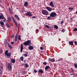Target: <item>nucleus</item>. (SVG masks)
<instances>
[{
    "instance_id": "obj_39",
    "label": "nucleus",
    "mask_w": 77,
    "mask_h": 77,
    "mask_svg": "<svg viewBox=\"0 0 77 77\" xmlns=\"http://www.w3.org/2000/svg\"><path fill=\"white\" fill-rule=\"evenodd\" d=\"M24 56L25 57H27L28 56V55L27 54H24Z\"/></svg>"
},
{
    "instance_id": "obj_36",
    "label": "nucleus",
    "mask_w": 77,
    "mask_h": 77,
    "mask_svg": "<svg viewBox=\"0 0 77 77\" xmlns=\"http://www.w3.org/2000/svg\"><path fill=\"white\" fill-rule=\"evenodd\" d=\"M69 9H71V10H72V11H73V8H71V7H70L69 8Z\"/></svg>"
},
{
    "instance_id": "obj_11",
    "label": "nucleus",
    "mask_w": 77,
    "mask_h": 77,
    "mask_svg": "<svg viewBox=\"0 0 77 77\" xmlns=\"http://www.w3.org/2000/svg\"><path fill=\"white\" fill-rule=\"evenodd\" d=\"M38 72L41 73V74H43L44 73V71L42 69H40L38 71Z\"/></svg>"
},
{
    "instance_id": "obj_46",
    "label": "nucleus",
    "mask_w": 77,
    "mask_h": 77,
    "mask_svg": "<svg viewBox=\"0 0 77 77\" xmlns=\"http://www.w3.org/2000/svg\"><path fill=\"white\" fill-rule=\"evenodd\" d=\"M51 6L52 8H54V5H53V4L52 5H51Z\"/></svg>"
},
{
    "instance_id": "obj_45",
    "label": "nucleus",
    "mask_w": 77,
    "mask_h": 77,
    "mask_svg": "<svg viewBox=\"0 0 77 77\" xmlns=\"http://www.w3.org/2000/svg\"><path fill=\"white\" fill-rule=\"evenodd\" d=\"M9 10L10 11H12V10L11 9V8H9Z\"/></svg>"
},
{
    "instance_id": "obj_57",
    "label": "nucleus",
    "mask_w": 77,
    "mask_h": 77,
    "mask_svg": "<svg viewBox=\"0 0 77 77\" xmlns=\"http://www.w3.org/2000/svg\"><path fill=\"white\" fill-rule=\"evenodd\" d=\"M25 53H26V54H28V52L26 51H25Z\"/></svg>"
},
{
    "instance_id": "obj_55",
    "label": "nucleus",
    "mask_w": 77,
    "mask_h": 77,
    "mask_svg": "<svg viewBox=\"0 0 77 77\" xmlns=\"http://www.w3.org/2000/svg\"><path fill=\"white\" fill-rule=\"evenodd\" d=\"M15 17H16V18H17V17H18V15H17V14H15V15H14Z\"/></svg>"
},
{
    "instance_id": "obj_28",
    "label": "nucleus",
    "mask_w": 77,
    "mask_h": 77,
    "mask_svg": "<svg viewBox=\"0 0 77 77\" xmlns=\"http://www.w3.org/2000/svg\"><path fill=\"white\" fill-rule=\"evenodd\" d=\"M51 16H48V20H51Z\"/></svg>"
},
{
    "instance_id": "obj_7",
    "label": "nucleus",
    "mask_w": 77,
    "mask_h": 77,
    "mask_svg": "<svg viewBox=\"0 0 77 77\" xmlns=\"http://www.w3.org/2000/svg\"><path fill=\"white\" fill-rule=\"evenodd\" d=\"M46 8L47 10H48V11L49 12H51V11L52 10V9L49 7H46Z\"/></svg>"
},
{
    "instance_id": "obj_59",
    "label": "nucleus",
    "mask_w": 77,
    "mask_h": 77,
    "mask_svg": "<svg viewBox=\"0 0 77 77\" xmlns=\"http://www.w3.org/2000/svg\"><path fill=\"white\" fill-rule=\"evenodd\" d=\"M1 53H2L3 52V49H1Z\"/></svg>"
},
{
    "instance_id": "obj_34",
    "label": "nucleus",
    "mask_w": 77,
    "mask_h": 77,
    "mask_svg": "<svg viewBox=\"0 0 77 77\" xmlns=\"http://www.w3.org/2000/svg\"><path fill=\"white\" fill-rule=\"evenodd\" d=\"M52 59H51L50 58H49L48 59V60H49V62H52V61H51V60Z\"/></svg>"
},
{
    "instance_id": "obj_31",
    "label": "nucleus",
    "mask_w": 77,
    "mask_h": 77,
    "mask_svg": "<svg viewBox=\"0 0 77 77\" xmlns=\"http://www.w3.org/2000/svg\"><path fill=\"white\" fill-rule=\"evenodd\" d=\"M71 70L73 72V73H74V69H73L72 68H71Z\"/></svg>"
},
{
    "instance_id": "obj_4",
    "label": "nucleus",
    "mask_w": 77,
    "mask_h": 77,
    "mask_svg": "<svg viewBox=\"0 0 77 77\" xmlns=\"http://www.w3.org/2000/svg\"><path fill=\"white\" fill-rule=\"evenodd\" d=\"M42 13L44 15H47L48 14V11L46 10H43L42 11Z\"/></svg>"
},
{
    "instance_id": "obj_43",
    "label": "nucleus",
    "mask_w": 77,
    "mask_h": 77,
    "mask_svg": "<svg viewBox=\"0 0 77 77\" xmlns=\"http://www.w3.org/2000/svg\"><path fill=\"white\" fill-rule=\"evenodd\" d=\"M7 28H10V27H11V26L8 25L7 26Z\"/></svg>"
},
{
    "instance_id": "obj_49",
    "label": "nucleus",
    "mask_w": 77,
    "mask_h": 77,
    "mask_svg": "<svg viewBox=\"0 0 77 77\" xmlns=\"http://www.w3.org/2000/svg\"><path fill=\"white\" fill-rule=\"evenodd\" d=\"M53 60L52 62H54V61H55V60H54V58H53V59H52Z\"/></svg>"
},
{
    "instance_id": "obj_22",
    "label": "nucleus",
    "mask_w": 77,
    "mask_h": 77,
    "mask_svg": "<svg viewBox=\"0 0 77 77\" xmlns=\"http://www.w3.org/2000/svg\"><path fill=\"white\" fill-rule=\"evenodd\" d=\"M25 67H29V66L28 64H27V63H26L25 64Z\"/></svg>"
},
{
    "instance_id": "obj_23",
    "label": "nucleus",
    "mask_w": 77,
    "mask_h": 77,
    "mask_svg": "<svg viewBox=\"0 0 77 77\" xmlns=\"http://www.w3.org/2000/svg\"><path fill=\"white\" fill-rule=\"evenodd\" d=\"M54 28H55V29H58V26L56 25H55L54 26Z\"/></svg>"
},
{
    "instance_id": "obj_14",
    "label": "nucleus",
    "mask_w": 77,
    "mask_h": 77,
    "mask_svg": "<svg viewBox=\"0 0 77 77\" xmlns=\"http://www.w3.org/2000/svg\"><path fill=\"white\" fill-rule=\"evenodd\" d=\"M0 24L2 27H3V26H4V22H3L2 21H0Z\"/></svg>"
},
{
    "instance_id": "obj_3",
    "label": "nucleus",
    "mask_w": 77,
    "mask_h": 77,
    "mask_svg": "<svg viewBox=\"0 0 77 77\" xmlns=\"http://www.w3.org/2000/svg\"><path fill=\"white\" fill-rule=\"evenodd\" d=\"M56 15H57V14L55 12H51L50 15V17H51L52 18H54L55 17V16Z\"/></svg>"
},
{
    "instance_id": "obj_52",
    "label": "nucleus",
    "mask_w": 77,
    "mask_h": 77,
    "mask_svg": "<svg viewBox=\"0 0 77 77\" xmlns=\"http://www.w3.org/2000/svg\"><path fill=\"white\" fill-rule=\"evenodd\" d=\"M11 38H14V35H11Z\"/></svg>"
},
{
    "instance_id": "obj_27",
    "label": "nucleus",
    "mask_w": 77,
    "mask_h": 77,
    "mask_svg": "<svg viewBox=\"0 0 77 77\" xmlns=\"http://www.w3.org/2000/svg\"><path fill=\"white\" fill-rule=\"evenodd\" d=\"M74 66L75 68H77V64L76 63H75L74 65Z\"/></svg>"
},
{
    "instance_id": "obj_62",
    "label": "nucleus",
    "mask_w": 77,
    "mask_h": 77,
    "mask_svg": "<svg viewBox=\"0 0 77 77\" xmlns=\"http://www.w3.org/2000/svg\"><path fill=\"white\" fill-rule=\"evenodd\" d=\"M36 30H37V31H39V30H38V29H36Z\"/></svg>"
},
{
    "instance_id": "obj_37",
    "label": "nucleus",
    "mask_w": 77,
    "mask_h": 77,
    "mask_svg": "<svg viewBox=\"0 0 77 77\" xmlns=\"http://www.w3.org/2000/svg\"><path fill=\"white\" fill-rule=\"evenodd\" d=\"M47 63L46 62H44L43 63V65H46V64H47Z\"/></svg>"
},
{
    "instance_id": "obj_9",
    "label": "nucleus",
    "mask_w": 77,
    "mask_h": 77,
    "mask_svg": "<svg viewBox=\"0 0 77 77\" xmlns=\"http://www.w3.org/2000/svg\"><path fill=\"white\" fill-rule=\"evenodd\" d=\"M17 38H18V34H17L15 36V38L14 39V41H15V42L17 41Z\"/></svg>"
},
{
    "instance_id": "obj_40",
    "label": "nucleus",
    "mask_w": 77,
    "mask_h": 77,
    "mask_svg": "<svg viewBox=\"0 0 77 77\" xmlns=\"http://www.w3.org/2000/svg\"><path fill=\"white\" fill-rule=\"evenodd\" d=\"M70 75H72V77H74V74H70Z\"/></svg>"
},
{
    "instance_id": "obj_35",
    "label": "nucleus",
    "mask_w": 77,
    "mask_h": 77,
    "mask_svg": "<svg viewBox=\"0 0 77 77\" xmlns=\"http://www.w3.org/2000/svg\"><path fill=\"white\" fill-rule=\"evenodd\" d=\"M11 18H12V20H13V21L15 20L14 18V17H13V16H12Z\"/></svg>"
},
{
    "instance_id": "obj_2",
    "label": "nucleus",
    "mask_w": 77,
    "mask_h": 77,
    "mask_svg": "<svg viewBox=\"0 0 77 77\" xmlns=\"http://www.w3.org/2000/svg\"><path fill=\"white\" fill-rule=\"evenodd\" d=\"M1 15L0 16V19H2V20H3V18L4 20H3V22H5V21L6 20V18L4 17V15H3V14L1 13Z\"/></svg>"
},
{
    "instance_id": "obj_30",
    "label": "nucleus",
    "mask_w": 77,
    "mask_h": 77,
    "mask_svg": "<svg viewBox=\"0 0 77 77\" xmlns=\"http://www.w3.org/2000/svg\"><path fill=\"white\" fill-rule=\"evenodd\" d=\"M50 6H51V5H52L53 4V2H51L50 3Z\"/></svg>"
},
{
    "instance_id": "obj_63",
    "label": "nucleus",
    "mask_w": 77,
    "mask_h": 77,
    "mask_svg": "<svg viewBox=\"0 0 77 77\" xmlns=\"http://www.w3.org/2000/svg\"><path fill=\"white\" fill-rule=\"evenodd\" d=\"M75 13L77 14V11L75 12Z\"/></svg>"
},
{
    "instance_id": "obj_12",
    "label": "nucleus",
    "mask_w": 77,
    "mask_h": 77,
    "mask_svg": "<svg viewBox=\"0 0 77 77\" xmlns=\"http://www.w3.org/2000/svg\"><path fill=\"white\" fill-rule=\"evenodd\" d=\"M23 44H22L21 45V49H20V51L21 53H22L23 51Z\"/></svg>"
},
{
    "instance_id": "obj_51",
    "label": "nucleus",
    "mask_w": 77,
    "mask_h": 77,
    "mask_svg": "<svg viewBox=\"0 0 77 77\" xmlns=\"http://www.w3.org/2000/svg\"><path fill=\"white\" fill-rule=\"evenodd\" d=\"M16 18H17V20H20V18L19 17H18V16Z\"/></svg>"
},
{
    "instance_id": "obj_53",
    "label": "nucleus",
    "mask_w": 77,
    "mask_h": 77,
    "mask_svg": "<svg viewBox=\"0 0 77 77\" xmlns=\"http://www.w3.org/2000/svg\"><path fill=\"white\" fill-rule=\"evenodd\" d=\"M11 44H12V45H14V42H11Z\"/></svg>"
},
{
    "instance_id": "obj_47",
    "label": "nucleus",
    "mask_w": 77,
    "mask_h": 77,
    "mask_svg": "<svg viewBox=\"0 0 77 77\" xmlns=\"http://www.w3.org/2000/svg\"><path fill=\"white\" fill-rule=\"evenodd\" d=\"M13 22L14 23H15H15H17V21H16L15 20H14L13 21Z\"/></svg>"
},
{
    "instance_id": "obj_64",
    "label": "nucleus",
    "mask_w": 77,
    "mask_h": 77,
    "mask_svg": "<svg viewBox=\"0 0 77 77\" xmlns=\"http://www.w3.org/2000/svg\"><path fill=\"white\" fill-rule=\"evenodd\" d=\"M0 2H2V0H0Z\"/></svg>"
},
{
    "instance_id": "obj_60",
    "label": "nucleus",
    "mask_w": 77,
    "mask_h": 77,
    "mask_svg": "<svg viewBox=\"0 0 77 77\" xmlns=\"http://www.w3.org/2000/svg\"><path fill=\"white\" fill-rule=\"evenodd\" d=\"M6 26H8L9 24H8V23H7L6 24Z\"/></svg>"
},
{
    "instance_id": "obj_16",
    "label": "nucleus",
    "mask_w": 77,
    "mask_h": 77,
    "mask_svg": "<svg viewBox=\"0 0 77 77\" xmlns=\"http://www.w3.org/2000/svg\"><path fill=\"white\" fill-rule=\"evenodd\" d=\"M48 68H50V66H46L45 67V71H47V70L48 69Z\"/></svg>"
},
{
    "instance_id": "obj_15",
    "label": "nucleus",
    "mask_w": 77,
    "mask_h": 77,
    "mask_svg": "<svg viewBox=\"0 0 77 77\" xmlns=\"http://www.w3.org/2000/svg\"><path fill=\"white\" fill-rule=\"evenodd\" d=\"M8 47L10 49H12V47L11 45H10L9 43H8Z\"/></svg>"
},
{
    "instance_id": "obj_18",
    "label": "nucleus",
    "mask_w": 77,
    "mask_h": 77,
    "mask_svg": "<svg viewBox=\"0 0 77 77\" xmlns=\"http://www.w3.org/2000/svg\"><path fill=\"white\" fill-rule=\"evenodd\" d=\"M8 54V50H7L5 52V56H7Z\"/></svg>"
},
{
    "instance_id": "obj_48",
    "label": "nucleus",
    "mask_w": 77,
    "mask_h": 77,
    "mask_svg": "<svg viewBox=\"0 0 77 77\" xmlns=\"http://www.w3.org/2000/svg\"><path fill=\"white\" fill-rule=\"evenodd\" d=\"M32 18H37V17L35 16H33L32 17Z\"/></svg>"
},
{
    "instance_id": "obj_20",
    "label": "nucleus",
    "mask_w": 77,
    "mask_h": 77,
    "mask_svg": "<svg viewBox=\"0 0 77 77\" xmlns=\"http://www.w3.org/2000/svg\"><path fill=\"white\" fill-rule=\"evenodd\" d=\"M18 39L19 41H21V35H19L18 36Z\"/></svg>"
},
{
    "instance_id": "obj_58",
    "label": "nucleus",
    "mask_w": 77,
    "mask_h": 77,
    "mask_svg": "<svg viewBox=\"0 0 77 77\" xmlns=\"http://www.w3.org/2000/svg\"><path fill=\"white\" fill-rule=\"evenodd\" d=\"M23 62H24V63H26V60H23Z\"/></svg>"
},
{
    "instance_id": "obj_50",
    "label": "nucleus",
    "mask_w": 77,
    "mask_h": 77,
    "mask_svg": "<svg viewBox=\"0 0 77 77\" xmlns=\"http://www.w3.org/2000/svg\"><path fill=\"white\" fill-rule=\"evenodd\" d=\"M0 68H1V69H3V66H2V65H0Z\"/></svg>"
},
{
    "instance_id": "obj_44",
    "label": "nucleus",
    "mask_w": 77,
    "mask_h": 77,
    "mask_svg": "<svg viewBox=\"0 0 77 77\" xmlns=\"http://www.w3.org/2000/svg\"><path fill=\"white\" fill-rule=\"evenodd\" d=\"M63 23H64V21H63V20H62L61 22V24H62Z\"/></svg>"
},
{
    "instance_id": "obj_5",
    "label": "nucleus",
    "mask_w": 77,
    "mask_h": 77,
    "mask_svg": "<svg viewBox=\"0 0 77 77\" xmlns=\"http://www.w3.org/2000/svg\"><path fill=\"white\" fill-rule=\"evenodd\" d=\"M8 68L9 71H12V66L11 63H8Z\"/></svg>"
},
{
    "instance_id": "obj_8",
    "label": "nucleus",
    "mask_w": 77,
    "mask_h": 77,
    "mask_svg": "<svg viewBox=\"0 0 77 77\" xmlns=\"http://www.w3.org/2000/svg\"><path fill=\"white\" fill-rule=\"evenodd\" d=\"M11 53H9L8 54H7V57H8V58H10V57H11Z\"/></svg>"
},
{
    "instance_id": "obj_24",
    "label": "nucleus",
    "mask_w": 77,
    "mask_h": 77,
    "mask_svg": "<svg viewBox=\"0 0 77 77\" xmlns=\"http://www.w3.org/2000/svg\"><path fill=\"white\" fill-rule=\"evenodd\" d=\"M20 59L22 61H23V60L24 59L23 57L22 56L21 57H20Z\"/></svg>"
},
{
    "instance_id": "obj_19",
    "label": "nucleus",
    "mask_w": 77,
    "mask_h": 77,
    "mask_svg": "<svg viewBox=\"0 0 77 77\" xmlns=\"http://www.w3.org/2000/svg\"><path fill=\"white\" fill-rule=\"evenodd\" d=\"M28 5V3L27 2H25V4L24 5V6H27Z\"/></svg>"
},
{
    "instance_id": "obj_17",
    "label": "nucleus",
    "mask_w": 77,
    "mask_h": 77,
    "mask_svg": "<svg viewBox=\"0 0 77 77\" xmlns=\"http://www.w3.org/2000/svg\"><path fill=\"white\" fill-rule=\"evenodd\" d=\"M69 45H73V42H69Z\"/></svg>"
},
{
    "instance_id": "obj_56",
    "label": "nucleus",
    "mask_w": 77,
    "mask_h": 77,
    "mask_svg": "<svg viewBox=\"0 0 77 77\" xmlns=\"http://www.w3.org/2000/svg\"><path fill=\"white\" fill-rule=\"evenodd\" d=\"M10 14H12L13 12H12V11H10Z\"/></svg>"
},
{
    "instance_id": "obj_38",
    "label": "nucleus",
    "mask_w": 77,
    "mask_h": 77,
    "mask_svg": "<svg viewBox=\"0 0 77 77\" xmlns=\"http://www.w3.org/2000/svg\"><path fill=\"white\" fill-rule=\"evenodd\" d=\"M40 49H41V50H44V48L42 47H40Z\"/></svg>"
},
{
    "instance_id": "obj_10",
    "label": "nucleus",
    "mask_w": 77,
    "mask_h": 77,
    "mask_svg": "<svg viewBox=\"0 0 77 77\" xmlns=\"http://www.w3.org/2000/svg\"><path fill=\"white\" fill-rule=\"evenodd\" d=\"M11 62V63H14L15 62V59H13V58H12Z\"/></svg>"
},
{
    "instance_id": "obj_26",
    "label": "nucleus",
    "mask_w": 77,
    "mask_h": 77,
    "mask_svg": "<svg viewBox=\"0 0 77 77\" xmlns=\"http://www.w3.org/2000/svg\"><path fill=\"white\" fill-rule=\"evenodd\" d=\"M45 26L47 28H48V29H50V27L48 26L47 25H45Z\"/></svg>"
},
{
    "instance_id": "obj_21",
    "label": "nucleus",
    "mask_w": 77,
    "mask_h": 77,
    "mask_svg": "<svg viewBox=\"0 0 77 77\" xmlns=\"http://www.w3.org/2000/svg\"><path fill=\"white\" fill-rule=\"evenodd\" d=\"M8 20L10 21H11V22H12V20H11V18L10 17H9L8 18Z\"/></svg>"
},
{
    "instance_id": "obj_54",
    "label": "nucleus",
    "mask_w": 77,
    "mask_h": 77,
    "mask_svg": "<svg viewBox=\"0 0 77 77\" xmlns=\"http://www.w3.org/2000/svg\"><path fill=\"white\" fill-rule=\"evenodd\" d=\"M75 45H77V41H75Z\"/></svg>"
},
{
    "instance_id": "obj_42",
    "label": "nucleus",
    "mask_w": 77,
    "mask_h": 77,
    "mask_svg": "<svg viewBox=\"0 0 77 77\" xmlns=\"http://www.w3.org/2000/svg\"><path fill=\"white\" fill-rule=\"evenodd\" d=\"M1 74H2V71L0 69V75Z\"/></svg>"
},
{
    "instance_id": "obj_29",
    "label": "nucleus",
    "mask_w": 77,
    "mask_h": 77,
    "mask_svg": "<svg viewBox=\"0 0 77 77\" xmlns=\"http://www.w3.org/2000/svg\"><path fill=\"white\" fill-rule=\"evenodd\" d=\"M73 30L74 32H75L76 31H77V28H75L73 29Z\"/></svg>"
},
{
    "instance_id": "obj_61",
    "label": "nucleus",
    "mask_w": 77,
    "mask_h": 77,
    "mask_svg": "<svg viewBox=\"0 0 77 77\" xmlns=\"http://www.w3.org/2000/svg\"><path fill=\"white\" fill-rule=\"evenodd\" d=\"M23 28H22V31H23Z\"/></svg>"
},
{
    "instance_id": "obj_1",
    "label": "nucleus",
    "mask_w": 77,
    "mask_h": 77,
    "mask_svg": "<svg viewBox=\"0 0 77 77\" xmlns=\"http://www.w3.org/2000/svg\"><path fill=\"white\" fill-rule=\"evenodd\" d=\"M31 44L32 43H31V41L30 40H28L27 41L24 42L23 44L24 45H26V46H27L28 45L30 46V45H31Z\"/></svg>"
},
{
    "instance_id": "obj_25",
    "label": "nucleus",
    "mask_w": 77,
    "mask_h": 77,
    "mask_svg": "<svg viewBox=\"0 0 77 77\" xmlns=\"http://www.w3.org/2000/svg\"><path fill=\"white\" fill-rule=\"evenodd\" d=\"M4 44H6V45H7V40L5 39V41L4 42Z\"/></svg>"
},
{
    "instance_id": "obj_6",
    "label": "nucleus",
    "mask_w": 77,
    "mask_h": 77,
    "mask_svg": "<svg viewBox=\"0 0 77 77\" xmlns=\"http://www.w3.org/2000/svg\"><path fill=\"white\" fill-rule=\"evenodd\" d=\"M25 14L26 15H28L29 16H30V17H32L33 15L32 14V13L30 12H28Z\"/></svg>"
},
{
    "instance_id": "obj_13",
    "label": "nucleus",
    "mask_w": 77,
    "mask_h": 77,
    "mask_svg": "<svg viewBox=\"0 0 77 77\" xmlns=\"http://www.w3.org/2000/svg\"><path fill=\"white\" fill-rule=\"evenodd\" d=\"M30 46L29 48V50H33V46H32L31 45L29 46Z\"/></svg>"
},
{
    "instance_id": "obj_33",
    "label": "nucleus",
    "mask_w": 77,
    "mask_h": 77,
    "mask_svg": "<svg viewBox=\"0 0 77 77\" xmlns=\"http://www.w3.org/2000/svg\"><path fill=\"white\" fill-rule=\"evenodd\" d=\"M66 31V29H63L62 30V32H65V31Z\"/></svg>"
},
{
    "instance_id": "obj_41",
    "label": "nucleus",
    "mask_w": 77,
    "mask_h": 77,
    "mask_svg": "<svg viewBox=\"0 0 77 77\" xmlns=\"http://www.w3.org/2000/svg\"><path fill=\"white\" fill-rule=\"evenodd\" d=\"M34 72H35V73H36V72H37V70H35V69H34Z\"/></svg>"
},
{
    "instance_id": "obj_32",
    "label": "nucleus",
    "mask_w": 77,
    "mask_h": 77,
    "mask_svg": "<svg viewBox=\"0 0 77 77\" xmlns=\"http://www.w3.org/2000/svg\"><path fill=\"white\" fill-rule=\"evenodd\" d=\"M15 24L16 25V27H18V23H17V22L16 23H15Z\"/></svg>"
}]
</instances>
